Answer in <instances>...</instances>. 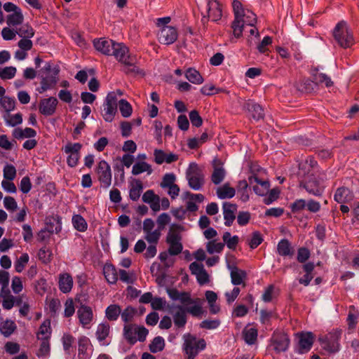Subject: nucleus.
<instances>
[{
    "label": "nucleus",
    "mask_w": 359,
    "mask_h": 359,
    "mask_svg": "<svg viewBox=\"0 0 359 359\" xmlns=\"http://www.w3.org/2000/svg\"><path fill=\"white\" fill-rule=\"evenodd\" d=\"M277 253L282 257H292L294 254V250L287 239H281L277 245Z\"/></svg>",
    "instance_id": "nucleus-32"
},
{
    "label": "nucleus",
    "mask_w": 359,
    "mask_h": 359,
    "mask_svg": "<svg viewBox=\"0 0 359 359\" xmlns=\"http://www.w3.org/2000/svg\"><path fill=\"white\" fill-rule=\"evenodd\" d=\"M303 177L300 181V187L304 188L309 194L319 197L321 196L325 191V184H321L317 180L314 175H306L300 176Z\"/></svg>",
    "instance_id": "nucleus-7"
},
{
    "label": "nucleus",
    "mask_w": 359,
    "mask_h": 359,
    "mask_svg": "<svg viewBox=\"0 0 359 359\" xmlns=\"http://www.w3.org/2000/svg\"><path fill=\"white\" fill-rule=\"evenodd\" d=\"M152 172L153 170L151 165L142 161H137L132 168V174L133 175H138L143 172H147V175H151Z\"/></svg>",
    "instance_id": "nucleus-37"
},
{
    "label": "nucleus",
    "mask_w": 359,
    "mask_h": 359,
    "mask_svg": "<svg viewBox=\"0 0 359 359\" xmlns=\"http://www.w3.org/2000/svg\"><path fill=\"white\" fill-rule=\"evenodd\" d=\"M110 334V325L108 323L104 322L100 323L95 332V336L101 346H107L109 344L107 338Z\"/></svg>",
    "instance_id": "nucleus-24"
},
{
    "label": "nucleus",
    "mask_w": 359,
    "mask_h": 359,
    "mask_svg": "<svg viewBox=\"0 0 359 359\" xmlns=\"http://www.w3.org/2000/svg\"><path fill=\"white\" fill-rule=\"evenodd\" d=\"M318 168L317 161L313 157H309L304 162L299 164V176H306V175H314Z\"/></svg>",
    "instance_id": "nucleus-23"
},
{
    "label": "nucleus",
    "mask_w": 359,
    "mask_h": 359,
    "mask_svg": "<svg viewBox=\"0 0 359 359\" xmlns=\"http://www.w3.org/2000/svg\"><path fill=\"white\" fill-rule=\"evenodd\" d=\"M95 172L102 186L109 187L111 184V171L109 163L104 160L100 161L96 166Z\"/></svg>",
    "instance_id": "nucleus-13"
},
{
    "label": "nucleus",
    "mask_w": 359,
    "mask_h": 359,
    "mask_svg": "<svg viewBox=\"0 0 359 359\" xmlns=\"http://www.w3.org/2000/svg\"><path fill=\"white\" fill-rule=\"evenodd\" d=\"M29 260L27 253H23L14 262L15 270L18 273H21L25 268Z\"/></svg>",
    "instance_id": "nucleus-53"
},
{
    "label": "nucleus",
    "mask_w": 359,
    "mask_h": 359,
    "mask_svg": "<svg viewBox=\"0 0 359 359\" xmlns=\"http://www.w3.org/2000/svg\"><path fill=\"white\" fill-rule=\"evenodd\" d=\"M51 336L50 320H45L39 327L36 334L38 340L50 339Z\"/></svg>",
    "instance_id": "nucleus-40"
},
{
    "label": "nucleus",
    "mask_w": 359,
    "mask_h": 359,
    "mask_svg": "<svg viewBox=\"0 0 359 359\" xmlns=\"http://www.w3.org/2000/svg\"><path fill=\"white\" fill-rule=\"evenodd\" d=\"M73 278L68 273H62L58 277V287L60 290L65 293H69L73 287Z\"/></svg>",
    "instance_id": "nucleus-30"
},
{
    "label": "nucleus",
    "mask_w": 359,
    "mask_h": 359,
    "mask_svg": "<svg viewBox=\"0 0 359 359\" xmlns=\"http://www.w3.org/2000/svg\"><path fill=\"white\" fill-rule=\"evenodd\" d=\"M154 161L161 165L163 163H171L178 159V156L172 153H166L161 149H155L154 151Z\"/></svg>",
    "instance_id": "nucleus-28"
},
{
    "label": "nucleus",
    "mask_w": 359,
    "mask_h": 359,
    "mask_svg": "<svg viewBox=\"0 0 359 359\" xmlns=\"http://www.w3.org/2000/svg\"><path fill=\"white\" fill-rule=\"evenodd\" d=\"M123 332L125 338L130 344H135L137 342L136 327L132 325H125Z\"/></svg>",
    "instance_id": "nucleus-54"
},
{
    "label": "nucleus",
    "mask_w": 359,
    "mask_h": 359,
    "mask_svg": "<svg viewBox=\"0 0 359 359\" xmlns=\"http://www.w3.org/2000/svg\"><path fill=\"white\" fill-rule=\"evenodd\" d=\"M175 180L176 177L174 173H166L163 177L162 181L160 184L161 187L163 189H167L168 187L174 185L175 184Z\"/></svg>",
    "instance_id": "nucleus-62"
},
{
    "label": "nucleus",
    "mask_w": 359,
    "mask_h": 359,
    "mask_svg": "<svg viewBox=\"0 0 359 359\" xmlns=\"http://www.w3.org/2000/svg\"><path fill=\"white\" fill-rule=\"evenodd\" d=\"M333 36L337 43L342 48H347L354 43V39L347 24L341 21L333 30Z\"/></svg>",
    "instance_id": "nucleus-5"
},
{
    "label": "nucleus",
    "mask_w": 359,
    "mask_h": 359,
    "mask_svg": "<svg viewBox=\"0 0 359 359\" xmlns=\"http://www.w3.org/2000/svg\"><path fill=\"white\" fill-rule=\"evenodd\" d=\"M188 306L185 308L187 313H190L192 316L200 317L203 313V300L200 298L194 299Z\"/></svg>",
    "instance_id": "nucleus-34"
},
{
    "label": "nucleus",
    "mask_w": 359,
    "mask_h": 359,
    "mask_svg": "<svg viewBox=\"0 0 359 359\" xmlns=\"http://www.w3.org/2000/svg\"><path fill=\"white\" fill-rule=\"evenodd\" d=\"M103 273L109 284H114L118 280V272L112 264H106L103 268Z\"/></svg>",
    "instance_id": "nucleus-38"
},
{
    "label": "nucleus",
    "mask_w": 359,
    "mask_h": 359,
    "mask_svg": "<svg viewBox=\"0 0 359 359\" xmlns=\"http://www.w3.org/2000/svg\"><path fill=\"white\" fill-rule=\"evenodd\" d=\"M341 332L334 331L330 332L327 336L319 338L322 348L326 351L332 353L338 352L340 350L339 339Z\"/></svg>",
    "instance_id": "nucleus-9"
},
{
    "label": "nucleus",
    "mask_w": 359,
    "mask_h": 359,
    "mask_svg": "<svg viewBox=\"0 0 359 359\" xmlns=\"http://www.w3.org/2000/svg\"><path fill=\"white\" fill-rule=\"evenodd\" d=\"M40 341L41 344L36 352V355L39 358H45L50 355V339H43Z\"/></svg>",
    "instance_id": "nucleus-50"
},
{
    "label": "nucleus",
    "mask_w": 359,
    "mask_h": 359,
    "mask_svg": "<svg viewBox=\"0 0 359 359\" xmlns=\"http://www.w3.org/2000/svg\"><path fill=\"white\" fill-rule=\"evenodd\" d=\"M109 55H113L119 62L122 64H130L131 57L133 55H129L128 47L123 43L116 42Z\"/></svg>",
    "instance_id": "nucleus-17"
},
{
    "label": "nucleus",
    "mask_w": 359,
    "mask_h": 359,
    "mask_svg": "<svg viewBox=\"0 0 359 359\" xmlns=\"http://www.w3.org/2000/svg\"><path fill=\"white\" fill-rule=\"evenodd\" d=\"M0 105L6 114L15 109V100L14 98L4 95L0 97Z\"/></svg>",
    "instance_id": "nucleus-47"
},
{
    "label": "nucleus",
    "mask_w": 359,
    "mask_h": 359,
    "mask_svg": "<svg viewBox=\"0 0 359 359\" xmlns=\"http://www.w3.org/2000/svg\"><path fill=\"white\" fill-rule=\"evenodd\" d=\"M81 147V144L79 142H68L62 147V151L67 154V163L69 167L74 168L78 165Z\"/></svg>",
    "instance_id": "nucleus-12"
},
{
    "label": "nucleus",
    "mask_w": 359,
    "mask_h": 359,
    "mask_svg": "<svg viewBox=\"0 0 359 359\" xmlns=\"http://www.w3.org/2000/svg\"><path fill=\"white\" fill-rule=\"evenodd\" d=\"M226 170L222 166H214L213 172L211 175V180L213 184H219L225 178Z\"/></svg>",
    "instance_id": "nucleus-44"
},
{
    "label": "nucleus",
    "mask_w": 359,
    "mask_h": 359,
    "mask_svg": "<svg viewBox=\"0 0 359 359\" xmlns=\"http://www.w3.org/2000/svg\"><path fill=\"white\" fill-rule=\"evenodd\" d=\"M216 194L220 199L231 198L235 196L236 190L231 187L228 183H226L217 189Z\"/></svg>",
    "instance_id": "nucleus-41"
},
{
    "label": "nucleus",
    "mask_w": 359,
    "mask_h": 359,
    "mask_svg": "<svg viewBox=\"0 0 359 359\" xmlns=\"http://www.w3.org/2000/svg\"><path fill=\"white\" fill-rule=\"evenodd\" d=\"M224 247V243H217L215 241H209L206 244V250L209 254L219 253Z\"/></svg>",
    "instance_id": "nucleus-59"
},
{
    "label": "nucleus",
    "mask_w": 359,
    "mask_h": 359,
    "mask_svg": "<svg viewBox=\"0 0 359 359\" xmlns=\"http://www.w3.org/2000/svg\"><path fill=\"white\" fill-rule=\"evenodd\" d=\"M76 316L83 328H90L93 320V311L90 306L81 304L77 309Z\"/></svg>",
    "instance_id": "nucleus-16"
},
{
    "label": "nucleus",
    "mask_w": 359,
    "mask_h": 359,
    "mask_svg": "<svg viewBox=\"0 0 359 359\" xmlns=\"http://www.w3.org/2000/svg\"><path fill=\"white\" fill-rule=\"evenodd\" d=\"M353 197L352 191L348 188L344 187L337 189L334 195V201L339 203H348L353 199Z\"/></svg>",
    "instance_id": "nucleus-29"
},
{
    "label": "nucleus",
    "mask_w": 359,
    "mask_h": 359,
    "mask_svg": "<svg viewBox=\"0 0 359 359\" xmlns=\"http://www.w3.org/2000/svg\"><path fill=\"white\" fill-rule=\"evenodd\" d=\"M183 351L187 355L188 359H194L201 351L206 347V342L203 339H197L190 333L183 335Z\"/></svg>",
    "instance_id": "nucleus-4"
},
{
    "label": "nucleus",
    "mask_w": 359,
    "mask_h": 359,
    "mask_svg": "<svg viewBox=\"0 0 359 359\" xmlns=\"http://www.w3.org/2000/svg\"><path fill=\"white\" fill-rule=\"evenodd\" d=\"M249 180L250 183L255 182L258 184V185L253 187V190L256 194L259 196H264L268 193L270 187V184L268 181H262L256 176L250 177Z\"/></svg>",
    "instance_id": "nucleus-33"
},
{
    "label": "nucleus",
    "mask_w": 359,
    "mask_h": 359,
    "mask_svg": "<svg viewBox=\"0 0 359 359\" xmlns=\"http://www.w3.org/2000/svg\"><path fill=\"white\" fill-rule=\"evenodd\" d=\"M117 109V97L114 92L108 93L103 104L102 116L107 122H111Z\"/></svg>",
    "instance_id": "nucleus-11"
},
{
    "label": "nucleus",
    "mask_w": 359,
    "mask_h": 359,
    "mask_svg": "<svg viewBox=\"0 0 359 359\" xmlns=\"http://www.w3.org/2000/svg\"><path fill=\"white\" fill-rule=\"evenodd\" d=\"M155 226L154 222L147 218L143 222V232L144 233V239L149 244L157 245L161 236V231L158 229H154Z\"/></svg>",
    "instance_id": "nucleus-10"
},
{
    "label": "nucleus",
    "mask_w": 359,
    "mask_h": 359,
    "mask_svg": "<svg viewBox=\"0 0 359 359\" xmlns=\"http://www.w3.org/2000/svg\"><path fill=\"white\" fill-rule=\"evenodd\" d=\"M311 74L313 81L317 84H324L327 88L333 85V82L330 77L325 74L319 72L318 69H312Z\"/></svg>",
    "instance_id": "nucleus-36"
},
{
    "label": "nucleus",
    "mask_w": 359,
    "mask_h": 359,
    "mask_svg": "<svg viewBox=\"0 0 359 359\" xmlns=\"http://www.w3.org/2000/svg\"><path fill=\"white\" fill-rule=\"evenodd\" d=\"M16 72L17 69L15 67H0V78L4 80L11 79L15 76Z\"/></svg>",
    "instance_id": "nucleus-61"
},
{
    "label": "nucleus",
    "mask_w": 359,
    "mask_h": 359,
    "mask_svg": "<svg viewBox=\"0 0 359 359\" xmlns=\"http://www.w3.org/2000/svg\"><path fill=\"white\" fill-rule=\"evenodd\" d=\"M170 217L168 213H161L156 219L157 229L162 231L165 226L170 223Z\"/></svg>",
    "instance_id": "nucleus-64"
},
{
    "label": "nucleus",
    "mask_w": 359,
    "mask_h": 359,
    "mask_svg": "<svg viewBox=\"0 0 359 359\" xmlns=\"http://www.w3.org/2000/svg\"><path fill=\"white\" fill-rule=\"evenodd\" d=\"M57 104L58 101L54 97L42 99L39 104V111L44 116H51L55 112Z\"/></svg>",
    "instance_id": "nucleus-21"
},
{
    "label": "nucleus",
    "mask_w": 359,
    "mask_h": 359,
    "mask_svg": "<svg viewBox=\"0 0 359 359\" xmlns=\"http://www.w3.org/2000/svg\"><path fill=\"white\" fill-rule=\"evenodd\" d=\"M174 325L177 328H184L187 322V316L185 308L182 305H172L170 307Z\"/></svg>",
    "instance_id": "nucleus-15"
},
{
    "label": "nucleus",
    "mask_w": 359,
    "mask_h": 359,
    "mask_svg": "<svg viewBox=\"0 0 359 359\" xmlns=\"http://www.w3.org/2000/svg\"><path fill=\"white\" fill-rule=\"evenodd\" d=\"M4 10L9 14L6 16L8 27H17L22 24L24 15L20 7L12 2H6L3 6Z\"/></svg>",
    "instance_id": "nucleus-8"
},
{
    "label": "nucleus",
    "mask_w": 359,
    "mask_h": 359,
    "mask_svg": "<svg viewBox=\"0 0 359 359\" xmlns=\"http://www.w3.org/2000/svg\"><path fill=\"white\" fill-rule=\"evenodd\" d=\"M143 186L142 183L137 180L131 185L129 191V197L133 201H137L142 192Z\"/></svg>",
    "instance_id": "nucleus-48"
},
{
    "label": "nucleus",
    "mask_w": 359,
    "mask_h": 359,
    "mask_svg": "<svg viewBox=\"0 0 359 359\" xmlns=\"http://www.w3.org/2000/svg\"><path fill=\"white\" fill-rule=\"evenodd\" d=\"M258 330L255 326L248 324L243 330V339L249 345L255 344L257 340Z\"/></svg>",
    "instance_id": "nucleus-31"
},
{
    "label": "nucleus",
    "mask_w": 359,
    "mask_h": 359,
    "mask_svg": "<svg viewBox=\"0 0 359 359\" xmlns=\"http://www.w3.org/2000/svg\"><path fill=\"white\" fill-rule=\"evenodd\" d=\"M232 7L234 20L231 24V28L234 36L240 38L245 26L251 27L250 29L251 35L256 34V36H259L258 30L255 27L257 22L256 15L249 9L243 8L242 4L238 0H233Z\"/></svg>",
    "instance_id": "nucleus-1"
},
{
    "label": "nucleus",
    "mask_w": 359,
    "mask_h": 359,
    "mask_svg": "<svg viewBox=\"0 0 359 359\" xmlns=\"http://www.w3.org/2000/svg\"><path fill=\"white\" fill-rule=\"evenodd\" d=\"M6 123L9 126H16L22 122V116L20 113H17L14 115H11L10 113L4 116Z\"/></svg>",
    "instance_id": "nucleus-56"
},
{
    "label": "nucleus",
    "mask_w": 359,
    "mask_h": 359,
    "mask_svg": "<svg viewBox=\"0 0 359 359\" xmlns=\"http://www.w3.org/2000/svg\"><path fill=\"white\" fill-rule=\"evenodd\" d=\"M92 348L90 339L86 336H81L78 340V358L79 359H90Z\"/></svg>",
    "instance_id": "nucleus-20"
},
{
    "label": "nucleus",
    "mask_w": 359,
    "mask_h": 359,
    "mask_svg": "<svg viewBox=\"0 0 359 359\" xmlns=\"http://www.w3.org/2000/svg\"><path fill=\"white\" fill-rule=\"evenodd\" d=\"M244 108L249 112L251 118L257 121L262 119L264 116L263 108L252 100L246 102Z\"/></svg>",
    "instance_id": "nucleus-25"
},
{
    "label": "nucleus",
    "mask_w": 359,
    "mask_h": 359,
    "mask_svg": "<svg viewBox=\"0 0 359 359\" xmlns=\"http://www.w3.org/2000/svg\"><path fill=\"white\" fill-rule=\"evenodd\" d=\"M120 280L125 283L132 284L135 282L136 277L133 272L127 271L123 269L118 271V276Z\"/></svg>",
    "instance_id": "nucleus-58"
},
{
    "label": "nucleus",
    "mask_w": 359,
    "mask_h": 359,
    "mask_svg": "<svg viewBox=\"0 0 359 359\" xmlns=\"http://www.w3.org/2000/svg\"><path fill=\"white\" fill-rule=\"evenodd\" d=\"M36 135V130L31 128H25L24 129L17 128L13 131V136L18 140L24 138H34Z\"/></svg>",
    "instance_id": "nucleus-42"
},
{
    "label": "nucleus",
    "mask_w": 359,
    "mask_h": 359,
    "mask_svg": "<svg viewBox=\"0 0 359 359\" xmlns=\"http://www.w3.org/2000/svg\"><path fill=\"white\" fill-rule=\"evenodd\" d=\"M132 62L130 64H123V72L130 75L136 76V75H143V71L140 69L137 66L135 65L136 63V57L133 56L131 57Z\"/></svg>",
    "instance_id": "nucleus-46"
},
{
    "label": "nucleus",
    "mask_w": 359,
    "mask_h": 359,
    "mask_svg": "<svg viewBox=\"0 0 359 359\" xmlns=\"http://www.w3.org/2000/svg\"><path fill=\"white\" fill-rule=\"evenodd\" d=\"M183 227L177 224H172L170 226L169 231L166 236V243L169 245L168 253L170 255L175 256L180 254L183 250L182 243L181 231Z\"/></svg>",
    "instance_id": "nucleus-2"
},
{
    "label": "nucleus",
    "mask_w": 359,
    "mask_h": 359,
    "mask_svg": "<svg viewBox=\"0 0 359 359\" xmlns=\"http://www.w3.org/2000/svg\"><path fill=\"white\" fill-rule=\"evenodd\" d=\"M208 17L203 16L201 19L203 25L209 20L217 22L222 17V6L217 0H209L207 4Z\"/></svg>",
    "instance_id": "nucleus-14"
},
{
    "label": "nucleus",
    "mask_w": 359,
    "mask_h": 359,
    "mask_svg": "<svg viewBox=\"0 0 359 359\" xmlns=\"http://www.w3.org/2000/svg\"><path fill=\"white\" fill-rule=\"evenodd\" d=\"M72 223L74 228L81 232H84L88 228L87 222L85 219L80 215H74L72 217Z\"/></svg>",
    "instance_id": "nucleus-52"
},
{
    "label": "nucleus",
    "mask_w": 359,
    "mask_h": 359,
    "mask_svg": "<svg viewBox=\"0 0 359 359\" xmlns=\"http://www.w3.org/2000/svg\"><path fill=\"white\" fill-rule=\"evenodd\" d=\"M289 344V338L285 334H275L272 337L271 346L278 353L285 351L288 348Z\"/></svg>",
    "instance_id": "nucleus-22"
},
{
    "label": "nucleus",
    "mask_w": 359,
    "mask_h": 359,
    "mask_svg": "<svg viewBox=\"0 0 359 359\" xmlns=\"http://www.w3.org/2000/svg\"><path fill=\"white\" fill-rule=\"evenodd\" d=\"M118 108L123 117H129L132 114L133 109L130 104L124 99H121L118 102Z\"/></svg>",
    "instance_id": "nucleus-60"
},
{
    "label": "nucleus",
    "mask_w": 359,
    "mask_h": 359,
    "mask_svg": "<svg viewBox=\"0 0 359 359\" xmlns=\"http://www.w3.org/2000/svg\"><path fill=\"white\" fill-rule=\"evenodd\" d=\"M231 269V283L234 285H239L244 283V280L246 278V272L243 270L238 269L237 267H230ZM245 286V284H243Z\"/></svg>",
    "instance_id": "nucleus-35"
},
{
    "label": "nucleus",
    "mask_w": 359,
    "mask_h": 359,
    "mask_svg": "<svg viewBox=\"0 0 359 359\" xmlns=\"http://www.w3.org/2000/svg\"><path fill=\"white\" fill-rule=\"evenodd\" d=\"M298 339V352L307 353L310 351L314 341V335L311 332H300L296 334Z\"/></svg>",
    "instance_id": "nucleus-19"
},
{
    "label": "nucleus",
    "mask_w": 359,
    "mask_h": 359,
    "mask_svg": "<svg viewBox=\"0 0 359 359\" xmlns=\"http://www.w3.org/2000/svg\"><path fill=\"white\" fill-rule=\"evenodd\" d=\"M0 298L2 300V306L4 309L6 306L9 307L13 304L12 299L13 295L11 294L8 285L1 286L0 290Z\"/></svg>",
    "instance_id": "nucleus-43"
},
{
    "label": "nucleus",
    "mask_w": 359,
    "mask_h": 359,
    "mask_svg": "<svg viewBox=\"0 0 359 359\" xmlns=\"http://www.w3.org/2000/svg\"><path fill=\"white\" fill-rule=\"evenodd\" d=\"M189 186L194 190H200L204 184V175L197 164H190L186 172Z\"/></svg>",
    "instance_id": "nucleus-6"
},
{
    "label": "nucleus",
    "mask_w": 359,
    "mask_h": 359,
    "mask_svg": "<svg viewBox=\"0 0 359 359\" xmlns=\"http://www.w3.org/2000/svg\"><path fill=\"white\" fill-rule=\"evenodd\" d=\"M165 347V341L162 337H156L149 344V350L151 353L161 351Z\"/></svg>",
    "instance_id": "nucleus-51"
},
{
    "label": "nucleus",
    "mask_w": 359,
    "mask_h": 359,
    "mask_svg": "<svg viewBox=\"0 0 359 359\" xmlns=\"http://www.w3.org/2000/svg\"><path fill=\"white\" fill-rule=\"evenodd\" d=\"M116 41L111 39H98L93 41L95 48L104 55H109Z\"/></svg>",
    "instance_id": "nucleus-26"
},
{
    "label": "nucleus",
    "mask_w": 359,
    "mask_h": 359,
    "mask_svg": "<svg viewBox=\"0 0 359 359\" xmlns=\"http://www.w3.org/2000/svg\"><path fill=\"white\" fill-rule=\"evenodd\" d=\"M222 208L224 224L226 226H229L233 224L236 218L235 214L237 211V205L229 202H224L223 203Z\"/></svg>",
    "instance_id": "nucleus-27"
},
{
    "label": "nucleus",
    "mask_w": 359,
    "mask_h": 359,
    "mask_svg": "<svg viewBox=\"0 0 359 359\" xmlns=\"http://www.w3.org/2000/svg\"><path fill=\"white\" fill-rule=\"evenodd\" d=\"M177 37V31L175 27L172 26H163L158 34V41L165 45L172 44Z\"/></svg>",
    "instance_id": "nucleus-18"
},
{
    "label": "nucleus",
    "mask_w": 359,
    "mask_h": 359,
    "mask_svg": "<svg viewBox=\"0 0 359 359\" xmlns=\"http://www.w3.org/2000/svg\"><path fill=\"white\" fill-rule=\"evenodd\" d=\"M121 314V307L117 304H110L105 310V317L110 321L116 320Z\"/></svg>",
    "instance_id": "nucleus-45"
},
{
    "label": "nucleus",
    "mask_w": 359,
    "mask_h": 359,
    "mask_svg": "<svg viewBox=\"0 0 359 359\" xmlns=\"http://www.w3.org/2000/svg\"><path fill=\"white\" fill-rule=\"evenodd\" d=\"M17 329L15 323L9 319H6L0 323V332L5 337H9Z\"/></svg>",
    "instance_id": "nucleus-39"
},
{
    "label": "nucleus",
    "mask_w": 359,
    "mask_h": 359,
    "mask_svg": "<svg viewBox=\"0 0 359 359\" xmlns=\"http://www.w3.org/2000/svg\"><path fill=\"white\" fill-rule=\"evenodd\" d=\"M222 238L224 243L226 245L228 248L231 250L236 249L239 241L238 236H231V233L226 231L223 234Z\"/></svg>",
    "instance_id": "nucleus-55"
},
{
    "label": "nucleus",
    "mask_w": 359,
    "mask_h": 359,
    "mask_svg": "<svg viewBox=\"0 0 359 359\" xmlns=\"http://www.w3.org/2000/svg\"><path fill=\"white\" fill-rule=\"evenodd\" d=\"M38 257L43 263L48 264L50 262L52 259V252L46 247L41 248L39 250Z\"/></svg>",
    "instance_id": "nucleus-63"
},
{
    "label": "nucleus",
    "mask_w": 359,
    "mask_h": 359,
    "mask_svg": "<svg viewBox=\"0 0 359 359\" xmlns=\"http://www.w3.org/2000/svg\"><path fill=\"white\" fill-rule=\"evenodd\" d=\"M185 76L191 83L194 84H201L203 82L202 76L195 69H188L186 71Z\"/></svg>",
    "instance_id": "nucleus-49"
},
{
    "label": "nucleus",
    "mask_w": 359,
    "mask_h": 359,
    "mask_svg": "<svg viewBox=\"0 0 359 359\" xmlns=\"http://www.w3.org/2000/svg\"><path fill=\"white\" fill-rule=\"evenodd\" d=\"M60 69L58 66L53 65L50 62H46L40 70L41 74V88L42 91H46L53 88L58 81Z\"/></svg>",
    "instance_id": "nucleus-3"
},
{
    "label": "nucleus",
    "mask_w": 359,
    "mask_h": 359,
    "mask_svg": "<svg viewBox=\"0 0 359 359\" xmlns=\"http://www.w3.org/2000/svg\"><path fill=\"white\" fill-rule=\"evenodd\" d=\"M16 33L20 37L25 39H31L34 36V29L28 24L22 25Z\"/></svg>",
    "instance_id": "nucleus-57"
}]
</instances>
